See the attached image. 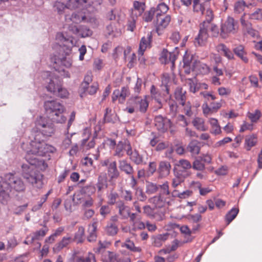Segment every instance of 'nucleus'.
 <instances>
[{"instance_id": "f257e3e1", "label": "nucleus", "mask_w": 262, "mask_h": 262, "mask_svg": "<svg viewBox=\"0 0 262 262\" xmlns=\"http://www.w3.org/2000/svg\"><path fill=\"white\" fill-rule=\"evenodd\" d=\"M30 138V149L27 151L25 159L30 165H34L41 170L47 167L45 161L39 157L45 155L46 143L40 133L32 132Z\"/></svg>"}, {"instance_id": "f03ea898", "label": "nucleus", "mask_w": 262, "mask_h": 262, "mask_svg": "<svg viewBox=\"0 0 262 262\" xmlns=\"http://www.w3.org/2000/svg\"><path fill=\"white\" fill-rule=\"evenodd\" d=\"M26 185L22 179L15 174L9 173L4 177H0V202L6 203L10 199V193L24 192Z\"/></svg>"}, {"instance_id": "7ed1b4c3", "label": "nucleus", "mask_w": 262, "mask_h": 262, "mask_svg": "<svg viewBox=\"0 0 262 262\" xmlns=\"http://www.w3.org/2000/svg\"><path fill=\"white\" fill-rule=\"evenodd\" d=\"M34 166H35L34 165L23 164L21 166V175L26 182L33 187L40 189L43 186V176L35 170Z\"/></svg>"}, {"instance_id": "20e7f679", "label": "nucleus", "mask_w": 262, "mask_h": 262, "mask_svg": "<svg viewBox=\"0 0 262 262\" xmlns=\"http://www.w3.org/2000/svg\"><path fill=\"white\" fill-rule=\"evenodd\" d=\"M44 106L49 117L54 122L63 123L66 121V118L63 115L64 106L57 101H47Z\"/></svg>"}, {"instance_id": "39448f33", "label": "nucleus", "mask_w": 262, "mask_h": 262, "mask_svg": "<svg viewBox=\"0 0 262 262\" xmlns=\"http://www.w3.org/2000/svg\"><path fill=\"white\" fill-rule=\"evenodd\" d=\"M35 126L38 131L34 130L32 132L40 133L43 139V136L51 137L55 132V128L53 123L48 121L46 118L42 117H39L36 119Z\"/></svg>"}, {"instance_id": "423d86ee", "label": "nucleus", "mask_w": 262, "mask_h": 262, "mask_svg": "<svg viewBox=\"0 0 262 262\" xmlns=\"http://www.w3.org/2000/svg\"><path fill=\"white\" fill-rule=\"evenodd\" d=\"M42 76L46 78V82L47 83L46 85L47 90L54 94L61 84L59 77L56 76L55 74L49 72H43Z\"/></svg>"}, {"instance_id": "0eeeda50", "label": "nucleus", "mask_w": 262, "mask_h": 262, "mask_svg": "<svg viewBox=\"0 0 262 262\" xmlns=\"http://www.w3.org/2000/svg\"><path fill=\"white\" fill-rule=\"evenodd\" d=\"M238 23L233 17H228L222 25L220 35L223 38L228 36L229 34H235L238 30Z\"/></svg>"}, {"instance_id": "6e6552de", "label": "nucleus", "mask_w": 262, "mask_h": 262, "mask_svg": "<svg viewBox=\"0 0 262 262\" xmlns=\"http://www.w3.org/2000/svg\"><path fill=\"white\" fill-rule=\"evenodd\" d=\"M173 201L174 200L170 196H165L162 194H159L149 199V202L154 205L157 208H162L167 205H171Z\"/></svg>"}, {"instance_id": "1a4fd4ad", "label": "nucleus", "mask_w": 262, "mask_h": 262, "mask_svg": "<svg viewBox=\"0 0 262 262\" xmlns=\"http://www.w3.org/2000/svg\"><path fill=\"white\" fill-rule=\"evenodd\" d=\"M179 52L177 48L173 52H168L166 49H163L160 54L159 60L162 63H171L172 67L174 65V62L178 57Z\"/></svg>"}, {"instance_id": "9d476101", "label": "nucleus", "mask_w": 262, "mask_h": 262, "mask_svg": "<svg viewBox=\"0 0 262 262\" xmlns=\"http://www.w3.org/2000/svg\"><path fill=\"white\" fill-rule=\"evenodd\" d=\"M155 125L159 131L164 133L171 127L172 123L169 119L159 115L155 118Z\"/></svg>"}, {"instance_id": "9b49d317", "label": "nucleus", "mask_w": 262, "mask_h": 262, "mask_svg": "<svg viewBox=\"0 0 262 262\" xmlns=\"http://www.w3.org/2000/svg\"><path fill=\"white\" fill-rule=\"evenodd\" d=\"M72 262H96L95 254L88 252L84 255H79V252L75 250L72 256Z\"/></svg>"}, {"instance_id": "f8f14e48", "label": "nucleus", "mask_w": 262, "mask_h": 262, "mask_svg": "<svg viewBox=\"0 0 262 262\" xmlns=\"http://www.w3.org/2000/svg\"><path fill=\"white\" fill-rule=\"evenodd\" d=\"M56 38L57 40L61 42V45L60 46H62L63 48H66V50L65 51L66 54L69 55L71 53L72 48L75 45L73 40L70 38H67L61 33H58L56 35Z\"/></svg>"}, {"instance_id": "ddd939ff", "label": "nucleus", "mask_w": 262, "mask_h": 262, "mask_svg": "<svg viewBox=\"0 0 262 262\" xmlns=\"http://www.w3.org/2000/svg\"><path fill=\"white\" fill-rule=\"evenodd\" d=\"M206 22L204 21L200 29L198 36L195 38L194 43L195 46H202L205 45L208 37L207 33L208 26H205Z\"/></svg>"}, {"instance_id": "4468645a", "label": "nucleus", "mask_w": 262, "mask_h": 262, "mask_svg": "<svg viewBox=\"0 0 262 262\" xmlns=\"http://www.w3.org/2000/svg\"><path fill=\"white\" fill-rule=\"evenodd\" d=\"M170 20L171 17L169 15L156 16L155 25L159 35L161 34V31L167 27Z\"/></svg>"}, {"instance_id": "2eb2a0df", "label": "nucleus", "mask_w": 262, "mask_h": 262, "mask_svg": "<svg viewBox=\"0 0 262 262\" xmlns=\"http://www.w3.org/2000/svg\"><path fill=\"white\" fill-rule=\"evenodd\" d=\"M145 10V3L138 1H134L133 7L130 9L131 17L137 18L141 15Z\"/></svg>"}, {"instance_id": "dca6fc26", "label": "nucleus", "mask_w": 262, "mask_h": 262, "mask_svg": "<svg viewBox=\"0 0 262 262\" xmlns=\"http://www.w3.org/2000/svg\"><path fill=\"white\" fill-rule=\"evenodd\" d=\"M107 174L110 181H113L118 179L120 176V172L117 167L116 161L111 162L107 167Z\"/></svg>"}, {"instance_id": "f3484780", "label": "nucleus", "mask_w": 262, "mask_h": 262, "mask_svg": "<svg viewBox=\"0 0 262 262\" xmlns=\"http://www.w3.org/2000/svg\"><path fill=\"white\" fill-rule=\"evenodd\" d=\"M176 166L178 168V171L180 173L185 174V177H187L189 174L187 170L192 167L190 162L186 159H181L176 163Z\"/></svg>"}, {"instance_id": "a211bd4d", "label": "nucleus", "mask_w": 262, "mask_h": 262, "mask_svg": "<svg viewBox=\"0 0 262 262\" xmlns=\"http://www.w3.org/2000/svg\"><path fill=\"white\" fill-rule=\"evenodd\" d=\"M98 221L97 219H93V222L89 226L88 233L89 235L87 237V240L89 242H93L96 241L97 238L96 231L97 229V225Z\"/></svg>"}, {"instance_id": "6ab92c4d", "label": "nucleus", "mask_w": 262, "mask_h": 262, "mask_svg": "<svg viewBox=\"0 0 262 262\" xmlns=\"http://www.w3.org/2000/svg\"><path fill=\"white\" fill-rule=\"evenodd\" d=\"M151 41V35L150 34H148L146 36L142 37L139 48V55L142 56L144 51L148 48L150 47V42Z\"/></svg>"}, {"instance_id": "aec40b11", "label": "nucleus", "mask_w": 262, "mask_h": 262, "mask_svg": "<svg viewBox=\"0 0 262 262\" xmlns=\"http://www.w3.org/2000/svg\"><path fill=\"white\" fill-rule=\"evenodd\" d=\"M65 19L67 21H72L74 23H79L81 22L88 21L87 16L83 15L81 12L73 13L71 16L66 15Z\"/></svg>"}, {"instance_id": "412c9836", "label": "nucleus", "mask_w": 262, "mask_h": 262, "mask_svg": "<svg viewBox=\"0 0 262 262\" xmlns=\"http://www.w3.org/2000/svg\"><path fill=\"white\" fill-rule=\"evenodd\" d=\"M73 242L72 238L70 236H66L62 237V239L55 245L53 247L54 252H58L63 248L68 246L70 243Z\"/></svg>"}, {"instance_id": "4be33fe9", "label": "nucleus", "mask_w": 262, "mask_h": 262, "mask_svg": "<svg viewBox=\"0 0 262 262\" xmlns=\"http://www.w3.org/2000/svg\"><path fill=\"white\" fill-rule=\"evenodd\" d=\"M245 17V14H244L241 18L240 20L241 25L244 30L246 31L249 35L254 37L256 34V31L252 28L251 23L248 20H246Z\"/></svg>"}, {"instance_id": "5701e85b", "label": "nucleus", "mask_w": 262, "mask_h": 262, "mask_svg": "<svg viewBox=\"0 0 262 262\" xmlns=\"http://www.w3.org/2000/svg\"><path fill=\"white\" fill-rule=\"evenodd\" d=\"M171 169V165L168 162L161 161L159 164L158 172L161 177L167 176Z\"/></svg>"}, {"instance_id": "b1692460", "label": "nucleus", "mask_w": 262, "mask_h": 262, "mask_svg": "<svg viewBox=\"0 0 262 262\" xmlns=\"http://www.w3.org/2000/svg\"><path fill=\"white\" fill-rule=\"evenodd\" d=\"M120 170L124 172L128 176L132 175L134 172V169L130 164L125 160H121L118 161Z\"/></svg>"}, {"instance_id": "393cba45", "label": "nucleus", "mask_w": 262, "mask_h": 262, "mask_svg": "<svg viewBox=\"0 0 262 262\" xmlns=\"http://www.w3.org/2000/svg\"><path fill=\"white\" fill-rule=\"evenodd\" d=\"M169 237V234L166 233L164 234H158L153 237V244L154 246L160 247L167 240Z\"/></svg>"}, {"instance_id": "a878e982", "label": "nucleus", "mask_w": 262, "mask_h": 262, "mask_svg": "<svg viewBox=\"0 0 262 262\" xmlns=\"http://www.w3.org/2000/svg\"><path fill=\"white\" fill-rule=\"evenodd\" d=\"M48 231V229L45 227L44 229L36 231V232H34L30 234L29 236H28V239L31 238V242H34L35 241L40 240L45 236Z\"/></svg>"}, {"instance_id": "bb28decb", "label": "nucleus", "mask_w": 262, "mask_h": 262, "mask_svg": "<svg viewBox=\"0 0 262 262\" xmlns=\"http://www.w3.org/2000/svg\"><path fill=\"white\" fill-rule=\"evenodd\" d=\"M194 70L198 74L206 75L209 73L210 68L206 64L199 61L195 63Z\"/></svg>"}, {"instance_id": "cd10ccee", "label": "nucleus", "mask_w": 262, "mask_h": 262, "mask_svg": "<svg viewBox=\"0 0 262 262\" xmlns=\"http://www.w3.org/2000/svg\"><path fill=\"white\" fill-rule=\"evenodd\" d=\"M85 229L83 226H78V230L75 233L74 237L72 238L73 242L77 244L82 243L84 241Z\"/></svg>"}, {"instance_id": "c85d7f7f", "label": "nucleus", "mask_w": 262, "mask_h": 262, "mask_svg": "<svg viewBox=\"0 0 262 262\" xmlns=\"http://www.w3.org/2000/svg\"><path fill=\"white\" fill-rule=\"evenodd\" d=\"M200 143L196 140H192L188 144L187 150L192 155L195 156L199 154L200 151Z\"/></svg>"}, {"instance_id": "c756f323", "label": "nucleus", "mask_w": 262, "mask_h": 262, "mask_svg": "<svg viewBox=\"0 0 262 262\" xmlns=\"http://www.w3.org/2000/svg\"><path fill=\"white\" fill-rule=\"evenodd\" d=\"M205 10V3H201V0H194L192 4V11L198 14H203Z\"/></svg>"}, {"instance_id": "7c9ffc66", "label": "nucleus", "mask_w": 262, "mask_h": 262, "mask_svg": "<svg viewBox=\"0 0 262 262\" xmlns=\"http://www.w3.org/2000/svg\"><path fill=\"white\" fill-rule=\"evenodd\" d=\"M186 91L182 88H177L175 91V98L180 104L184 106L186 100Z\"/></svg>"}, {"instance_id": "2f4dec72", "label": "nucleus", "mask_w": 262, "mask_h": 262, "mask_svg": "<svg viewBox=\"0 0 262 262\" xmlns=\"http://www.w3.org/2000/svg\"><path fill=\"white\" fill-rule=\"evenodd\" d=\"M125 111L133 114L138 111L137 96L130 98L127 101V106Z\"/></svg>"}, {"instance_id": "473e14b6", "label": "nucleus", "mask_w": 262, "mask_h": 262, "mask_svg": "<svg viewBox=\"0 0 262 262\" xmlns=\"http://www.w3.org/2000/svg\"><path fill=\"white\" fill-rule=\"evenodd\" d=\"M185 177V174L180 173L178 171H176L174 172V177L172 180V187L176 189L184 181Z\"/></svg>"}, {"instance_id": "72a5a7b5", "label": "nucleus", "mask_w": 262, "mask_h": 262, "mask_svg": "<svg viewBox=\"0 0 262 262\" xmlns=\"http://www.w3.org/2000/svg\"><path fill=\"white\" fill-rule=\"evenodd\" d=\"M233 51L234 53L244 62L247 63L248 62V58L246 56V53L243 46H238L234 49Z\"/></svg>"}, {"instance_id": "f704fd0d", "label": "nucleus", "mask_w": 262, "mask_h": 262, "mask_svg": "<svg viewBox=\"0 0 262 262\" xmlns=\"http://www.w3.org/2000/svg\"><path fill=\"white\" fill-rule=\"evenodd\" d=\"M74 32L81 37H88L92 34V31L85 26H80L79 28H76Z\"/></svg>"}, {"instance_id": "c9c22d12", "label": "nucleus", "mask_w": 262, "mask_h": 262, "mask_svg": "<svg viewBox=\"0 0 262 262\" xmlns=\"http://www.w3.org/2000/svg\"><path fill=\"white\" fill-rule=\"evenodd\" d=\"M138 111L141 113H145L148 106V102L146 97L142 98L137 96Z\"/></svg>"}, {"instance_id": "e433bc0d", "label": "nucleus", "mask_w": 262, "mask_h": 262, "mask_svg": "<svg viewBox=\"0 0 262 262\" xmlns=\"http://www.w3.org/2000/svg\"><path fill=\"white\" fill-rule=\"evenodd\" d=\"M192 123L193 125L198 130L205 131L207 129V127L204 124L205 122L203 118L196 117L193 120Z\"/></svg>"}, {"instance_id": "4c0bfd02", "label": "nucleus", "mask_w": 262, "mask_h": 262, "mask_svg": "<svg viewBox=\"0 0 262 262\" xmlns=\"http://www.w3.org/2000/svg\"><path fill=\"white\" fill-rule=\"evenodd\" d=\"M121 246L126 248L133 252H140L142 251L141 247L135 246L134 242L129 239H127L124 243H122Z\"/></svg>"}, {"instance_id": "58836bf2", "label": "nucleus", "mask_w": 262, "mask_h": 262, "mask_svg": "<svg viewBox=\"0 0 262 262\" xmlns=\"http://www.w3.org/2000/svg\"><path fill=\"white\" fill-rule=\"evenodd\" d=\"M192 191L189 190H186L182 192H179L177 189H174L171 192V198L174 200V198L178 197L180 199H185L191 195Z\"/></svg>"}, {"instance_id": "ea45409f", "label": "nucleus", "mask_w": 262, "mask_h": 262, "mask_svg": "<svg viewBox=\"0 0 262 262\" xmlns=\"http://www.w3.org/2000/svg\"><path fill=\"white\" fill-rule=\"evenodd\" d=\"M119 214L123 218L126 219L129 215L130 210L128 207L125 206L123 203L120 202L118 204Z\"/></svg>"}, {"instance_id": "a19ab883", "label": "nucleus", "mask_w": 262, "mask_h": 262, "mask_svg": "<svg viewBox=\"0 0 262 262\" xmlns=\"http://www.w3.org/2000/svg\"><path fill=\"white\" fill-rule=\"evenodd\" d=\"M124 141H121L118 142L115 148L114 156L118 158H122L124 155Z\"/></svg>"}, {"instance_id": "79ce46f5", "label": "nucleus", "mask_w": 262, "mask_h": 262, "mask_svg": "<svg viewBox=\"0 0 262 262\" xmlns=\"http://www.w3.org/2000/svg\"><path fill=\"white\" fill-rule=\"evenodd\" d=\"M257 142L256 137L252 135L247 136L245 139V147L247 150H250L251 148L254 146Z\"/></svg>"}, {"instance_id": "37998d69", "label": "nucleus", "mask_w": 262, "mask_h": 262, "mask_svg": "<svg viewBox=\"0 0 262 262\" xmlns=\"http://www.w3.org/2000/svg\"><path fill=\"white\" fill-rule=\"evenodd\" d=\"M155 9H156V16H158L165 15V14L168 11L169 8L166 4L161 3Z\"/></svg>"}, {"instance_id": "c03bdc74", "label": "nucleus", "mask_w": 262, "mask_h": 262, "mask_svg": "<svg viewBox=\"0 0 262 262\" xmlns=\"http://www.w3.org/2000/svg\"><path fill=\"white\" fill-rule=\"evenodd\" d=\"M247 6V5L244 0H237L234 3V11L236 13H241Z\"/></svg>"}, {"instance_id": "a18cd8bd", "label": "nucleus", "mask_w": 262, "mask_h": 262, "mask_svg": "<svg viewBox=\"0 0 262 262\" xmlns=\"http://www.w3.org/2000/svg\"><path fill=\"white\" fill-rule=\"evenodd\" d=\"M92 77L93 76L91 72H88L86 73L80 85L81 90H85L88 88V85L92 81Z\"/></svg>"}, {"instance_id": "49530a36", "label": "nucleus", "mask_w": 262, "mask_h": 262, "mask_svg": "<svg viewBox=\"0 0 262 262\" xmlns=\"http://www.w3.org/2000/svg\"><path fill=\"white\" fill-rule=\"evenodd\" d=\"M239 210L237 208H233L231 209L226 215V220L227 224L229 225L236 216Z\"/></svg>"}, {"instance_id": "de8ad7c7", "label": "nucleus", "mask_w": 262, "mask_h": 262, "mask_svg": "<svg viewBox=\"0 0 262 262\" xmlns=\"http://www.w3.org/2000/svg\"><path fill=\"white\" fill-rule=\"evenodd\" d=\"M86 3L85 0H70L67 4L68 9L73 10L80 7L82 3Z\"/></svg>"}, {"instance_id": "09e8293b", "label": "nucleus", "mask_w": 262, "mask_h": 262, "mask_svg": "<svg viewBox=\"0 0 262 262\" xmlns=\"http://www.w3.org/2000/svg\"><path fill=\"white\" fill-rule=\"evenodd\" d=\"M129 158L137 165L141 164L143 162V157L136 150H134L133 152L129 156Z\"/></svg>"}, {"instance_id": "8fccbe9b", "label": "nucleus", "mask_w": 262, "mask_h": 262, "mask_svg": "<svg viewBox=\"0 0 262 262\" xmlns=\"http://www.w3.org/2000/svg\"><path fill=\"white\" fill-rule=\"evenodd\" d=\"M96 187L98 191H101L104 188H106L107 187L106 178L101 176H99L98 182L96 184Z\"/></svg>"}, {"instance_id": "3c124183", "label": "nucleus", "mask_w": 262, "mask_h": 262, "mask_svg": "<svg viewBox=\"0 0 262 262\" xmlns=\"http://www.w3.org/2000/svg\"><path fill=\"white\" fill-rule=\"evenodd\" d=\"M118 229L117 226L113 223H109L105 227V231L110 235L117 234Z\"/></svg>"}, {"instance_id": "603ef678", "label": "nucleus", "mask_w": 262, "mask_h": 262, "mask_svg": "<svg viewBox=\"0 0 262 262\" xmlns=\"http://www.w3.org/2000/svg\"><path fill=\"white\" fill-rule=\"evenodd\" d=\"M150 93L152 98H154L156 102L159 104L158 107H161L162 106L161 102V94L157 91L154 85H152L150 89Z\"/></svg>"}, {"instance_id": "864d4df0", "label": "nucleus", "mask_w": 262, "mask_h": 262, "mask_svg": "<svg viewBox=\"0 0 262 262\" xmlns=\"http://www.w3.org/2000/svg\"><path fill=\"white\" fill-rule=\"evenodd\" d=\"M56 63L61 64L62 66L67 68H69L72 66V61L70 57H65L57 59L55 61Z\"/></svg>"}, {"instance_id": "5fc2aeb1", "label": "nucleus", "mask_w": 262, "mask_h": 262, "mask_svg": "<svg viewBox=\"0 0 262 262\" xmlns=\"http://www.w3.org/2000/svg\"><path fill=\"white\" fill-rule=\"evenodd\" d=\"M156 12L155 8H151L149 11L145 12L143 16V19L146 22L152 20Z\"/></svg>"}, {"instance_id": "6e6d98bb", "label": "nucleus", "mask_w": 262, "mask_h": 262, "mask_svg": "<svg viewBox=\"0 0 262 262\" xmlns=\"http://www.w3.org/2000/svg\"><path fill=\"white\" fill-rule=\"evenodd\" d=\"M159 189V186L156 184L147 182L146 185V192L148 194H153L156 192Z\"/></svg>"}, {"instance_id": "4d7b16f0", "label": "nucleus", "mask_w": 262, "mask_h": 262, "mask_svg": "<svg viewBox=\"0 0 262 262\" xmlns=\"http://www.w3.org/2000/svg\"><path fill=\"white\" fill-rule=\"evenodd\" d=\"M192 167L193 169L199 170V171H203L205 168V166L204 163H203L202 161L200 159H196L193 162Z\"/></svg>"}, {"instance_id": "13d9d810", "label": "nucleus", "mask_w": 262, "mask_h": 262, "mask_svg": "<svg viewBox=\"0 0 262 262\" xmlns=\"http://www.w3.org/2000/svg\"><path fill=\"white\" fill-rule=\"evenodd\" d=\"M261 116V114L258 110H256L253 113H248V117L252 122H256Z\"/></svg>"}, {"instance_id": "bf43d9fd", "label": "nucleus", "mask_w": 262, "mask_h": 262, "mask_svg": "<svg viewBox=\"0 0 262 262\" xmlns=\"http://www.w3.org/2000/svg\"><path fill=\"white\" fill-rule=\"evenodd\" d=\"M159 188H160L161 190V193L162 195H164V194H166L167 195V196H171V193L169 191V184L168 182H164L162 185H159Z\"/></svg>"}, {"instance_id": "052dcab7", "label": "nucleus", "mask_w": 262, "mask_h": 262, "mask_svg": "<svg viewBox=\"0 0 262 262\" xmlns=\"http://www.w3.org/2000/svg\"><path fill=\"white\" fill-rule=\"evenodd\" d=\"M98 88V84L97 82H94L91 85H88V88L85 90H82L84 93H87L88 94L94 95L97 91Z\"/></svg>"}, {"instance_id": "680f3d73", "label": "nucleus", "mask_w": 262, "mask_h": 262, "mask_svg": "<svg viewBox=\"0 0 262 262\" xmlns=\"http://www.w3.org/2000/svg\"><path fill=\"white\" fill-rule=\"evenodd\" d=\"M54 95L64 98H67L69 96V93L66 89L62 87L61 84L59 88H58L57 92H55Z\"/></svg>"}, {"instance_id": "e2e57ef3", "label": "nucleus", "mask_w": 262, "mask_h": 262, "mask_svg": "<svg viewBox=\"0 0 262 262\" xmlns=\"http://www.w3.org/2000/svg\"><path fill=\"white\" fill-rule=\"evenodd\" d=\"M85 198V195L84 194L81 192H78L74 195L73 201L77 204H81L84 201Z\"/></svg>"}, {"instance_id": "0e129e2a", "label": "nucleus", "mask_w": 262, "mask_h": 262, "mask_svg": "<svg viewBox=\"0 0 262 262\" xmlns=\"http://www.w3.org/2000/svg\"><path fill=\"white\" fill-rule=\"evenodd\" d=\"M54 7L55 10L59 13H62L65 12V10L67 9V5H64L62 3L60 2H56L55 3L54 5Z\"/></svg>"}, {"instance_id": "69168bd1", "label": "nucleus", "mask_w": 262, "mask_h": 262, "mask_svg": "<svg viewBox=\"0 0 262 262\" xmlns=\"http://www.w3.org/2000/svg\"><path fill=\"white\" fill-rule=\"evenodd\" d=\"M186 83L189 87V90L191 92L193 93H195L196 91V81L195 79H191L189 78L186 80Z\"/></svg>"}, {"instance_id": "338daca9", "label": "nucleus", "mask_w": 262, "mask_h": 262, "mask_svg": "<svg viewBox=\"0 0 262 262\" xmlns=\"http://www.w3.org/2000/svg\"><path fill=\"white\" fill-rule=\"evenodd\" d=\"M118 197L119 195L117 192L111 191L107 196L108 204L110 205L114 204Z\"/></svg>"}, {"instance_id": "774afa93", "label": "nucleus", "mask_w": 262, "mask_h": 262, "mask_svg": "<svg viewBox=\"0 0 262 262\" xmlns=\"http://www.w3.org/2000/svg\"><path fill=\"white\" fill-rule=\"evenodd\" d=\"M249 18L251 19L261 20L262 19V10L257 9L249 15Z\"/></svg>"}]
</instances>
